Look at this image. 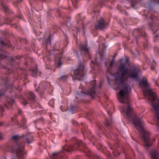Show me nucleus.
<instances>
[{
    "instance_id": "obj_1",
    "label": "nucleus",
    "mask_w": 159,
    "mask_h": 159,
    "mask_svg": "<svg viewBox=\"0 0 159 159\" xmlns=\"http://www.w3.org/2000/svg\"><path fill=\"white\" fill-rule=\"evenodd\" d=\"M142 84L143 86V93L146 97L152 102V106L156 111L155 115L158 120L157 126L159 127V101L156 94L150 88V85L147 79L143 80L139 83V85Z\"/></svg>"
},
{
    "instance_id": "obj_15",
    "label": "nucleus",
    "mask_w": 159,
    "mask_h": 159,
    "mask_svg": "<svg viewBox=\"0 0 159 159\" xmlns=\"http://www.w3.org/2000/svg\"><path fill=\"white\" fill-rule=\"evenodd\" d=\"M22 103L24 104H27L28 103V101L27 100H24L21 102Z\"/></svg>"
},
{
    "instance_id": "obj_19",
    "label": "nucleus",
    "mask_w": 159,
    "mask_h": 159,
    "mask_svg": "<svg viewBox=\"0 0 159 159\" xmlns=\"http://www.w3.org/2000/svg\"><path fill=\"white\" fill-rule=\"evenodd\" d=\"M57 153L56 152H54L52 154V156L53 157L56 156L57 155Z\"/></svg>"
},
{
    "instance_id": "obj_6",
    "label": "nucleus",
    "mask_w": 159,
    "mask_h": 159,
    "mask_svg": "<svg viewBox=\"0 0 159 159\" xmlns=\"http://www.w3.org/2000/svg\"><path fill=\"white\" fill-rule=\"evenodd\" d=\"M85 72L84 66L81 64L80 66L77 69L74 71V75L76 76H83Z\"/></svg>"
},
{
    "instance_id": "obj_33",
    "label": "nucleus",
    "mask_w": 159,
    "mask_h": 159,
    "mask_svg": "<svg viewBox=\"0 0 159 159\" xmlns=\"http://www.w3.org/2000/svg\"><path fill=\"white\" fill-rule=\"evenodd\" d=\"M76 78V79H79V78L77 77Z\"/></svg>"
},
{
    "instance_id": "obj_11",
    "label": "nucleus",
    "mask_w": 159,
    "mask_h": 159,
    "mask_svg": "<svg viewBox=\"0 0 159 159\" xmlns=\"http://www.w3.org/2000/svg\"><path fill=\"white\" fill-rule=\"evenodd\" d=\"M95 84H94V85L92 87L91 91L89 92V94L90 95H92L94 94L95 92Z\"/></svg>"
},
{
    "instance_id": "obj_27",
    "label": "nucleus",
    "mask_w": 159,
    "mask_h": 159,
    "mask_svg": "<svg viewBox=\"0 0 159 159\" xmlns=\"http://www.w3.org/2000/svg\"><path fill=\"white\" fill-rule=\"evenodd\" d=\"M2 125V124L0 122V125Z\"/></svg>"
},
{
    "instance_id": "obj_4",
    "label": "nucleus",
    "mask_w": 159,
    "mask_h": 159,
    "mask_svg": "<svg viewBox=\"0 0 159 159\" xmlns=\"http://www.w3.org/2000/svg\"><path fill=\"white\" fill-rule=\"evenodd\" d=\"M131 90L130 87L126 85L120 90L119 95L117 96V98L121 103H123L125 100H127L128 98V93Z\"/></svg>"
},
{
    "instance_id": "obj_5",
    "label": "nucleus",
    "mask_w": 159,
    "mask_h": 159,
    "mask_svg": "<svg viewBox=\"0 0 159 159\" xmlns=\"http://www.w3.org/2000/svg\"><path fill=\"white\" fill-rule=\"evenodd\" d=\"M8 151L11 152H14L18 156H20L23 155L24 148L22 145L18 144L14 148H10Z\"/></svg>"
},
{
    "instance_id": "obj_13",
    "label": "nucleus",
    "mask_w": 159,
    "mask_h": 159,
    "mask_svg": "<svg viewBox=\"0 0 159 159\" xmlns=\"http://www.w3.org/2000/svg\"><path fill=\"white\" fill-rule=\"evenodd\" d=\"M71 2L73 5L75 7V8H76V5L77 3L78 2L79 0H71Z\"/></svg>"
},
{
    "instance_id": "obj_31",
    "label": "nucleus",
    "mask_w": 159,
    "mask_h": 159,
    "mask_svg": "<svg viewBox=\"0 0 159 159\" xmlns=\"http://www.w3.org/2000/svg\"><path fill=\"white\" fill-rule=\"evenodd\" d=\"M82 141H80V143H82Z\"/></svg>"
},
{
    "instance_id": "obj_12",
    "label": "nucleus",
    "mask_w": 159,
    "mask_h": 159,
    "mask_svg": "<svg viewBox=\"0 0 159 159\" xmlns=\"http://www.w3.org/2000/svg\"><path fill=\"white\" fill-rule=\"evenodd\" d=\"M19 138L20 137L19 136L17 135H15L11 137V139L15 141L18 140Z\"/></svg>"
},
{
    "instance_id": "obj_17",
    "label": "nucleus",
    "mask_w": 159,
    "mask_h": 159,
    "mask_svg": "<svg viewBox=\"0 0 159 159\" xmlns=\"http://www.w3.org/2000/svg\"><path fill=\"white\" fill-rule=\"evenodd\" d=\"M114 59H113L112 60H111V61L110 63V66L111 67L112 66V65H113V61H114Z\"/></svg>"
},
{
    "instance_id": "obj_2",
    "label": "nucleus",
    "mask_w": 159,
    "mask_h": 159,
    "mask_svg": "<svg viewBox=\"0 0 159 159\" xmlns=\"http://www.w3.org/2000/svg\"><path fill=\"white\" fill-rule=\"evenodd\" d=\"M129 59H126L125 62L122 63L119 66L118 71L120 74L118 76V78L120 81V84L123 83L126 81L128 77L134 79L138 78V74L140 70L136 67L131 68L130 69L126 67V65Z\"/></svg>"
},
{
    "instance_id": "obj_25",
    "label": "nucleus",
    "mask_w": 159,
    "mask_h": 159,
    "mask_svg": "<svg viewBox=\"0 0 159 159\" xmlns=\"http://www.w3.org/2000/svg\"><path fill=\"white\" fill-rule=\"evenodd\" d=\"M122 59H121L120 60V62H122Z\"/></svg>"
},
{
    "instance_id": "obj_14",
    "label": "nucleus",
    "mask_w": 159,
    "mask_h": 159,
    "mask_svg": "<svg viewBox=\"0 0 159 159\" xmlns=\"http://www.w3.org/2000/svg\"><path fill=\"white\" fill-rule=\"evenodd\" d=\"M68 76L67 75L62 76L61 77V79L63 81H65L66 80Z\"/></svg>"
},
{
    "instance_id": "obj_3",
    "label": "nucleus",
    "mask_w": 159,
    "mask_h": 159,
    "mask_svg": "<svg viewBox=\"0 0 159 159\" xmlns=\"http://www.w3.org/2000/svg\"><path fill=\"white\" fill-rule=\"evenodd\" d=\"M131 121L137 130L142 134V138L146 147H148L151 146L152 144V142L155 140L156 138L153 137L152 139H150L149 133L145 131L143 128V121L139 118L136 116Z\"/></svg>"
},
{
    "instance_id": "obj_8",
    "label": "nucleus",
    "mask_w": 159,
    "mask_h": 159,
    "mask_svg": "<svg viewBox=\"0 0 159 159\" xmlns=\"http://www.w3.org/2000/svg\"><path fill=\"white\" fill-rule=\"evenodd\" d=\"M124 112H125L126 115L129 117H130V115L133 112L132 108L129 105H128L127 107H124L122 108Z\"/></svg>"
},
{
    "instance_id": "obj_21",
    "label": "nucleus",
    "mask_w": 159,
    "mask_h": 159,
    "mask_svg": "<svg viewBox=\"0 0 159 159\" xmlns=\"http://www.w3.org/2000/svg\"><path fill=\"white\" fill-rule=\"evenodd\" d=\"M61 65V61H60L58 62V66H60Z\"/></svg>"
},
{
    "instance_id": "obj_7",
    "label": "nucleus",
    "mask_w": 159,
    "mask_h": 159,
    "mask_svg": "<svg viewBox=\"0 0 159 159\" xmlns=\"http://www.w3.org/2000/svg\"><path fill=\"white\" fill-rule=\"evenodd\" d=\"M95 27L97 29H102L106 27V24L103 18H101L98 23L95 25Z\"/></svg>"
},
{
    "instance_id": "obj_16",
    "label": "nucleus",
    "mask_w": 159,
    "mask_h": 159,
    "mask_svg": "<svg viewBox=\"0 0 159 159\" xmlns=\"http://www.w3.org/2000/svg\"><path fill=\"white\" fill-rule=\"evenodd\" d=\"M3 9L6 11H8V9L7 7H3Z\"/></svg>"
},
{
    "instance_id": "obj_30",
    "label": "nucleus",
    "mask_w": 159,
    "mask_h": 159,
    "mask_svg": "<svg viewBox=\"0 0 159 159\" xmlns=\"http://www.w3.org/2000/svg\"><path fill=\"white\" fill-rule=\"evenodd\" d=\"M131 118H129V120H131Z\"/></svg>"
},
{
    "instance_id": "obj_32",
    "label": "nucleus",
    "mask_w": 159,
    "mask_h": 159,
    "mask_svg": "<svg viewBox=\"0 0 159 159\" xmlns=\"http://www.w3.org/2000/svg\"><path fill=\"white\" fill-rule=\"evenodd\" d=\"M12 102H14V101L13 100H12Z\"/></svg>"
},
{
    "instance_id": "obj_28",
    "label": "nucleus",
    "mask_w": 159,
    "mask_h": 159,
    "mask_svg": "<svg viewBox=\"0 0 159 159\" xmlns=\"http://www.w3.org/2000/svg\"><path fill=\"white\" fill-rule=\"evenodd\" d=\"M25 121L24 122V124H25V120H24Z\"/></svg>"
},
{
    "instance_id": "obj_26",
    "label": "nucleus",
    "mask_w": 159,
    "mask_h": 159,
    "mask_svg": "<svg viewBox=\"0 0 159 159\" xmlns=\"http://www.w3.org/2000/svg\"><path fill=\"white\" fill-rule=\"evenodd\" d=\"M157 2L159 3V0H156Z\"/></svg>"
},
{
    "instance_id": "obj_23",
    "label": "nucleus",
    "mask_w": 159,
    "mask_h": 159,
    "mask_svg": "<svg viewBox=\"0 0 159 159\" xmlns=\"http://www.w3.org/2000/svg\"><path fill=\"white\" fill-rule=\"evenodd\" d=\"M1 43L2 44H3V45H5V43H4V42L3 41H2L1 42Z\"/></svg>"
},
{
    "instance_id": "obj_10",
    "label": "nucleus",
    "mask_w": 159,
    "mask_h": 159,
    "mask_svg": "<svg viewBox=\"0 0 159 159\" xmlns=\"http://www.w3.org/2000/svg\"><path fill=\"white\" fill-rule=\"evenodd\" d=\"M80 49L82 51L84 52H88L89 49L87 47V46H84L82 44H81L80 47Z\"/></svg>"
},
{
    "instance_id": "obj_24",
    "label": "nucleus",
    "mask_w": 159,
    "mask_h": 159,
    "mask_svg": "<svg viewBox=\"0 0 159 159\" xmlns=\"http://www.w3.org/2000/svg\"><path fill=\"white\" fill-rule=\"evenodd\" d=\"M109 125V123L108 122H107V123L105 124L106 125Z\"/></svg>"
},
{
    "instance_id": "obj_20",
    "label": "nucleus",
    "mask_w": 159,
    "mask_h": 159,
    "mask_svg": "<svg viewBox=\"0 0 159 159\" xmlns=\"http://www.w3.org/2000/svg\"><path fill=\"white\" fill-rule=\"evenodd\" d=\"M2 134L0 133V140H2Z\"/></svg>"
},
{
    "instance_id": "obj_29",
    "label": "nucleus",
    "mask_w": 159,
    "mask_h": 159,
    "mask_svg": "<svg viewBox=\"0 0 159 159\" xmlns=\"http://www.w3.org/2000/svg\"><path fill=\"white\" fill-rule=\"evenodd\" d=\"M34 72H35V73L37 74V72L36 71L35 72H34Z\"/></svg>"
},
{
    "instance_id": "obj_22",
    "label": "nucleus",
    "mask_w": 159,
    "mask_h": 159,
    "mask_svg": "<svg viewBox=\"0 0 159 159\" xmlns=\"http://www.w3.org/2000/svg\"><path fill=\"white\" fill-rule=\"evenodd\" d=\"M26 140H27V142L28 143H31L30 141L29 140V139L28 138H27L26 139Z\"/></svg>"
},
{
    "instance_id": "obj_18",
    "label": "nucleus",
    "mask_w": 159,
    "mask_h": 159,
    "mask_svg": "<svg viewBox=\"0 0 159 159\" xmlns=\"http://www.w3.org/2000/svg\"><path fill=\"white\" fill-rule=\"evenodd\" d=\"M4 58V56L3 55L0 54V60L3 59Z\"/></svg>"
},
{
    "instance_id": "obj_34",
    "label": "nucleus",
    "mask_w": 159,
    "mask_h": 159,
    "mask_svg": "<svg viewBox=\"0 0 159 159\" xmlns=\"http://www.w3.org/2000/svg\"><path fill=\"white\" fill-rule=\"evenodd\" d=\"M108 112V114H109V112Z\"/></svg>"
},
{
    "instance_id": "obj_9",
    "label": "nucleus",
    "mask_w": 159,
    "mask_h": 159,
    "mask_svg": "<svg viewBox=\"0 0 159 159\" xmlns=\"http://www.w3.org/2000/svg\"><path fill=\"white\" fill-rule=\"evenodd\" d=\"M26 96L30 100L32 101L34 99V95L32 92H29L27 93Z\"/></svg>"
}]
</instances>
